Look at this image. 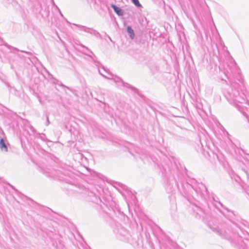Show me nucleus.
<instances>
[{"mask_svg":"<svg viewBox=\"0 0 249 249\" xmlns=\"http://www.w3.org/2000/svg\"><path fill=\"white\" fill-rule=\"evenodd\" d=\"M133 3L137 6L142 7V5L140 4L138 0H131Z\"/></svg>","mask_w":249,"mask_h":249,"instance_id":"4","label":"nucleus"},{"mask_svg":"<svg viewBox=\"0 0 249 249\" xmlns=\"http://www.w3.org/2000/svg\"><path fill=\"white\" fill-rule=\"evenodd\" d=\"M127 32L130 35V37L132 39L134 37V36H135L133 30L131 28V27L128 26L127 27Z\"/></svg>","mask_w":249,"mask_h":249,"instance_id":"3","label":"nucleus"},{"mask_svg":"<svg viewBox=\"0 0 249 249\" xmlns=\"http://www.w3.org/2000/svg\"><path fill=\"white\" fill-rule=\"evenodd\" d=\"M0 148L1 150H3L5 152L8 151V148L4 142V140L3 139H1L0 140Z\"/></svg>","mask_w":249,"mask_h":249,"instance_id":"1","label":"nucleus"},{"mask_svg":"<svg viewBox=\"0 0 249 249\" xmlns=\"http://www.w3.org/2000/svg\"><path fill=\"white\" fill-rule=\"evenodd\" d=\"M112 7L114 9V11L119 16H121L123 15V12L122 9L117 7L115 5H112Z\"/></svg>","mask_w":249,"mask_h":249,"instance_id":"2","label":"nucleus"}]
</instances>
